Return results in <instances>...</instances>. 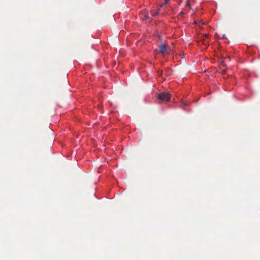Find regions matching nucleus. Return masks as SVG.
<instances>
[{"label":"nucleus","instance_id":"1","mask_svg":"<svg viewBox=\"0 0 260 260\" xmlns=\"http://www.w3.org/2000/svg\"><path fill=\"white\" fill-rule=\"evenodd\" d=\"M157 98L161 102H167L171 98V94L168 92H161L157 95Z\"/></svg>","mask_w":260,"mask_h":260},{"label":"nucleus","instance_id":"2","mask_svg":"<svg viewBox=\"0 0 260 260\" xmlns=\"http://www.w3.org/2000/svg\"><path fill=\"white\" fill-rule=\"evenodd\" d=\"M167 51V46L165 44L161 45L160 47L159 52L164 54Z\"/></svg>","mask_w":260,"mask_h":260},{"label":"nucleus","instance_id":"3","mask_svg":"<svg viewBox=\"0 0 260 260\" xmlns=\"http://www.w3.org/2000/svg\"><path fill=\"white\" fill-rule=\"evenodd\" d=\"M159 10H160V8H159L158 9V10H157V11H156V12H154V11H152L151 12V15H152L153 16H157V15H158V11H159Z\"/></svg>","mask_w":260,"mask_h":260},{"label":"nucleus","instance_id":"4","mask_svg":"<svg viewBox=\"0 0 260 260\" xmlns=\"http://www.w3.org/2000/svg\"><path fill=\"white\" fill-rule=\"evenodd\" d=\"M169 0H165L164 3L161 4V5H159V8L163 7L164 5L167 4L169 3Z\"/></svg>","mask_w":260,"mask_h":260},{"label":"nucleus","instance_id":"5","mask_svg":"<svg viewBox=\"0 0 260 260\" xmlns=\"http://www.w3.org/2000/svg\"><path fill=\"white\" fill-rule=\"evenodd\" d=\"M209 36V34H205L204 35V37L205 38H208Z\"/></svg>","mask_w":260,"mask_h":260},{"label":"nucleus","instance_id":"6","mask_svg":"<svg viewBox=\"0 0 260 260\" xmlns=\"http://www.w3.org/2000/svg\"><path fill=\"white\" fill-rule=\"evenodd\" d=\"M225 71H226V70H224H224H221V74H223L225 73Z\"/></svg>","mask_w":260,"mask_h":260},{"label":"nucleus","instance_id":"7","mask_svg":"<svg viewBox=\"0 0 260 260\" xmlns=\"http://www.w3.org/2000/svg\"><path fill=\"white\" fill-rule=\"evenodd\" d=\"M180 15H183V14H184V12H183V11H181V12H180Z\"/></svg>","mask_w":260,"mask_h":260},{"label":"nucleus","instance_id":"8","mask_svg":"<svg viewBox=\"0 0 260 260\" xmlns=\"http://www.w3.org/2000/svg\"><path fill=\"white\" fill-rule=\"evenodd\" d=\"M222 39H225L226 38V36H225V35H223V36H222Z\"/></svg>","mask_w":260,"mask_h":260},{"label":"nucleus","instance_id":"9","mask_svg":"<svg viewBox=\"0 0 260 260\" xmlns=\"http://www.w3.org/2000/svg\"><path fill=\"white\" fill-rule=\"evenodd\" d=\"M145 18H146V19L148 18V15H146H146H145Z\"/></svg>","mask_w":260,"mask_h":260},{"label":"nucleus","instance_id":"10","mask_svg":"<svg viewBox=\"0 0 260 260\" xmlns=\"http://www.w3.org/2000/svg\"><path fill=\"white\" fill-rule=\"evenodd\" d=\"M186 5L187 6H189V3L188 2H187Z\"/></svg>","mask_w":260,"mask_h":260}]
</instances>
